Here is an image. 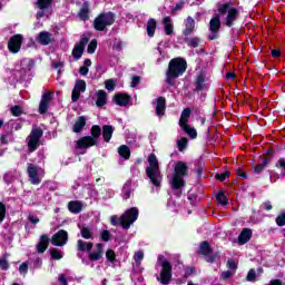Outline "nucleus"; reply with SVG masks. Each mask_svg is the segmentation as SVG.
I'll list each match as a JSON object with an SVG mask.
<instances>
[{
	"label": "nucleus",
	"mask_w": 285,
	"mask_h": 285,
	"mask_svg": "<svg viewBox=\"0 0 285 285\" xmlns=\"http://www.w3.org/2000/svg\"><path fill=\"white\" fill-rule=\"evenodd\" d=\"M186 68H188V63L184 58H174L169 61L168 69L166 72V83L168 86H175V79L181 77L184 72H186Z\"/></svg>",
	"instance_id": "f257e3e1"
},
{
	"label": "nucleus",
	"mask_w": 285,
	"mask_h": 285,
	"mask_svg": "<svg viewBox=\"0 0 285 285\" xmlns=\"http://www.w3.org/2000/svg\"><path fill=\"white\" fill-rule=\"evenodd\" d=\"M139 217V209L137 207H131L127 209L120 217L117 215H114L110 217V224L111 226H121L125 228V230H128L135 222H137V218Z\"/></svg>",
	"instance_id": "f03ea898"
},
{
	"label": "nucleus",
	"mask_w": 285,
	"mask_h": 285,
	"mask_svg": "<svg viewBox=\"0 0 285 285\" xmlns=\"http://www.w3.org/2000/svg\"><path fill=\"white\" fill-rule=\"evenodd\" d=\"M188 175V165L181 160L177 161L174 166V174L169 179V184L174 190H179L186 186L184 177Z\"/></svg>",
	"instance_id": "7ed1b4c3"
},
{
	"label": "nucleus",
	"mask_w": 285,
	"mask_h": 285,
	"mask_svg": "<svg viewBox=\"0 0 285 285\" xmlns=\"http://www.w3.org/2000/svg\"><path fill=\"white\" fill-rule=\"evenodd\" d=\"M217 10L219 17H224L223 26H227V28H233V26H235V21L239 19V10L230 6V2L218 3Z\"/></svg>",
	"instance_id": "20e7f679"
},
{
	"label": "nucleus",
	"mask_w": 285,
	"mask_h": 285,
	"mask_svg": "<svg viewBox=\"0 0 285 285\" xmlns=\"http://www.w3.org/2000/svg\"><path fill=\"white\" fill-rule=\"evenodd\" d=\"M149 167L146 169L147 177L154 186H161V171L159 170V160L155 154H150L147 158Z\"/></svg>",
	"instance_id": "39448f33"
},
{
	"label": "nucleus",
	"mask_w": 285,
	"mask_h": 285,
	"mask_svg": "<svg viewBox=\"0 0 285 285\" xmlns=\"http://www.w3.org/2000/svg\"><path fill=\"white\" fill-rule=\"evenodd\" d=\"M189 119H190V108H185L180 115L179 126L181 130L186 132L188 137H190V139H197V129L188 125Z\"/></svg>",
	"instance_id": "423d86ee"
},
{
	"label": "nucleus",
	"mask_w": 285,
	"mask_h": 285,
	"mask_svg": "<svg viewBox=\"0 0 285 285\" xmlns=\"http://www.w3.org/2000/svg\"><path fill=\"white\" fill-rule=\"evenodd\" d=\"M115 23V13L107 12V13H100L95 20H94V28L95 30H98V32H104L108 26H112Z\"/></svg>",
	"instance_id": "0eeeda50"
},
{
	"label": "nucleus",
	"mask_w": 285,
	"mask_h": 285,
	"mask_svg": "<svg viewBox=\"0 0 285 285\" xmlns=\"http://www.w3.org/2000/svg\"><path fill=\"white\" fill-rule=\"evenodd\" d=\"M27 173L29 176V181L33 184V186H39L43 179V175H46V171L35 164H28Z\"/></svg>",
	"instance_id": "6e6552de"
},
{
	"label": "nucleus",
	"mask_w": 285,
	"mask_h": 285,
	"mask_svg": "<svg viewBox=\"0 0 285 285\" xmlns=\"http://www.w3.org/2000/svg\"><path fill=\"white\" fill-rule=\"evenodd\" d=\"M43 137V130L39 127H33L30 135L28 136V148L29 153H35L39 148V141Z\"/></svg>",
	"instance_id": "1a4fd4ad"
},
{
	"label": "nucleus",
	"mask_w": 285,
	"mask_h": 285,
	"mask_svg": "<svg viewBox=\"0 0 285 285\" xmlns=\"http://www.w3.org/2000/svg\"><path fill=\"white\" fill-rule=\"evenodd\" d=\"M160 277L158 282L164 285H168L170 283V278L173 277V265L168 263V261H164L161 264Z\"/></svg>",
	"instance_id": "9d476101"
},
{
	"label": "nucleus",
	"mask_w": 285,
	"mask_h": 285,
	"mask_svg": "<svg viewBox=\"0 0 285 285\" xmlns=\"http://www.w3.org/2000/svg\"><path fill=\"white\" fill-rule=\"evenodd\" d=\"M88 41H90V39H88V37H86V36H82L80 38V41L75 45V47L72 49V57L76 60H79V58L82 57L83 51L86 50V46L88 45Z\"/></svg>",
	"instance_id": "9b49d317"
},
{
	"label": "nucleus",
	"mask_w": 285,
	"mask_h": 285,
	"mask_svg": "<svg viewBox=\"0 0 285 285\" xmlns=\"http://www.w3.org/2000/svg\"><path fill=\"white\" fill-rule=\"evenodd\" d=\"M220 28H222V20L219 19V16L212 18L209 21V31L212 32L208 36L209 41L217 39L218 37L217 32H219Z\"/></svg>",
	"instance_id": "f8f14e48"
},
{
	"label": "nucleus",
	"mask_w": 285,
	"mask_h": 285,
	"mask_svg": "<svg viewBox=\"0 0 285 285\" xmlns=\"http://www.w3.org/2000/svg\"><path fill=\"white\" fill-rule=\"evenodd\" d=\"M23 43V36L14 35L10 38L8 42V49L13 53L17 55L21 50V46Z\"/></svg>",
	"instance_id": "ddd939ff"
},
{
	"label": "nucleus",
	"mask_w": 285,
	"mask_h": 285,
	"mask_svg": "<svg viewBox=\"0 0 285 285\" xmlns=\"http://www.w3.org/2000/svg\"><path fill=\"white\" fill-rule=\"evenodd\" d=\"M92 146H99V144L90 136L81 137L76 144V148H79L80 150H88V148H92Z\"/></svg>",
	"instance_id": "4468645a"
},
{
	"label": "nucleus",
	"mask_w": 285,
	"mask_h": 285,
	"mask_svg": "<svg viewBox=\"0 0 285 285\" xmlns=\"http://www.w3.org/2000/svg\"><path fill=\"white\" fill-rule=\"evenodd\" d=\"M51 244L53 246H66L68 244V232L60 229L52 236Z\"/></svg>",
	"instance_id": "2eb2a0df"
},
{
	"label": "nucleus",
	"mask_w": 285,
	"mask_h": 285,
	"mask_svg": "<svg viewBox=\"0 0 285 285\" xmlns=\"http://www.w3.org/2000/svg\"><path fill=\"white\" fill-rule=\"evenodd\" d=\"M81 92H86V80H77L71 92V101H79Z\"/></svg>",
	"instance_id": "dca6fc26"
},
{
	"label": "nucleus",
	"mask_w": 285,
	"mask_h": 285,
	"mask_svg": "<svg viewBox=\"0 0 285 285\" xmlns=\"http://www.w3.org/2000/svg\"><path fill=\"white\" fill-rule=\"evenodd\" d=\"M50 101H52V94L45 92L41 97V101H40V105H39L40 115H46V112H48Z\"/></svg>",
	"instance_id": "f3484780"
},
{
	"label": "nucleus",
	"mask_w": 285,
	"mask_h": 285,
	"mask_svg": "<svg viewBox=\"0 0 285 285\" xmlns=\"http://www.w3.org/2000/svg\"><path fill=\"white\" fill-rule=\"evenodd\" d=\"M101 257H104V244L98 243L96 244V249L89 252L88 258L90 262H99Z\"/></svg>",
	"instance_id": "a211bd4d"
},
{
	"label": "nucleus",
	"mask_w": 285,
	"mask_h": 285,
	"mask_svg": "<svg viewBox=\"0 0 285 285\" xmlns=\"http://www.w3.org/2000/svg\"><path fill=\"white\" fill-rule=\"evenodd\" d=\"M195 32V19L193 17H187L185 20V29L183 30L184 37H190Z\"/></svg>",
	"instance_id": "6ab92c4d"
},
{
	"label": "nucleus",
	"mask_w": 285,
	"mask_h": 285,
	"mask_svg": "<svg viewBox=\"0 0 285 285\" xmlns=\"http://www.w3.org/2000/svg\"><path fill=\"white\" fill-rule=\"evenodd\" d=\"M68 210L73 215H79L83 210V203L80 200H71L68 203Z\"/></svg>",
	"instance_id": "aec40b11"
},
{
	"label": "nucleus",
	"mask_w": 285,
	"mask_h": 285,
	"mask_svg": "<svg viewBox=\"0 0 285 285\" xmlns=\"http://www.w3.org/2000/svg\"><path fill=\"white\" fill-rule=\"evenodd\" d=\"M156 115L158 117H164L166 115V98L158 97L156 100Z\"/></svg>",
	"instance_id": "412c9836"
},
{
	"label": "nucleus",
	"mask_w": 285,
	"mask_h": 285,
	"mask_svg": "<svg viewBox=\"0 0 285 285\" xmlns=\"http://www.w3.org/2000/svg\"><path fill=\"white\" fill-rule=\"evenodd\" d=\"M49 244H50V238L48 237V235H46V234L41 235L40 240L37 245L38 253H46Z\"/></svg>",
	"instance_id": "4be33fe9"
},
{
	"label": "nucleus",
	"mask_w": 285,
	"mask_h": 285,
	"mask_svg": "<svg viewBox=\"0 0 285 285\" xmlns=\"http://www.w3.org/2000/svg\"><path fill=\"white\" fill-rule=\"evenodd\" d=\"M38 43H41V46H48L52 43V33L48 31H41L38 35Z\"/></svg>",
	"instance_id": "5701e85b"
},
{
	"label": "nucleus",
	"mask_w": 285,
	"mask_h": 285,
	"mask_svg": "<svg viewBox=\"0 0 285 285\" xmlns=\"http://www.w3.org/2000/svg\"><path fill=\"white\" fill-rule=\"evenodd\" d=\"M250 237H253V230L244 228L238 236V244H247V242H250Z\"/></svg>",
	"instance_id": "b1692460"
},
{
	"label": "nucleus",
	"mask_w": 285,
	"mask_h": 285,
	"mask_svg": "<svg viewBox=\"0 0 285 285\" xmlns=\"http://www.w3.org/2000/svg\"><path fill=\"white\" fill-rule=\"evenodd\" d=\"M92 246H95L92 243L86 242L83 239H78L77 242V248L81 253H90V250H92Z\"/></svg>",
	"instance_id": "393cba45"
},
{
	"label": "nucleus",
	"mask_w": 285,
	"mask_h": 285,
	"mask_svg": "<svg viewBox=\"0 0 285 285\" xmlns=\"http://www.w3.org/2000/svg\"><path fill=\"white\" fill-rule=\"evenodd\" d=\"M164 30L165 35L170 36L173 32H175V27L173 26V18L165 17L163 19Z\"/></svg>",
	"instance_id": "a878e982"
},
{
	"label": "nucleus",
	"mask_w": 285,
	"mask_h": 285,
	"mask_svg": "<svg viewBox=\"0 0 285 285\" xmlns=\"http://www.w3.org/2000/svg\"><path fill=\"white\" fill-rule=\"evenodd\" d=\"M114 101L115 104H117V106H128V104L130 102V96L126 94H117L114 97Z\"/></svg>",
	"instance_id": "bb28decb"
},
{
	"label": "nucleus",
	"mask_w": 285,
	"mask_h": 285,
	"mask_svg": "<svg viewBox=\"0 0 285 285\" xmlns=\"http://www.w3.org/2000/svg\"><path fill=\"white\" fill-rule=\"evenodd\" d=\"M112 132H115V127H112L110 125L102 126L104 141H106L108 144L110 141V139H112Z\"/></svg>",
	"instance_id": "cd10ccee"
},
{
	"label": "nucleus",
	"mask_w": 285,
	"mask_h": 285,
	"mask_svg": "<svg viewBox=\"0 0 285 285\" xmlns=\"http://www.w3.org/2000/svg\"><path fill=\"white\" fill-rule=\"evenodd\" d=\"M79 228H80V235L83 239H94L95 232H92V228L86 225L79 226Z\"/></svg>",
	"instance_id": "c85d7f7f"
},
{
	"label": "nucleus",
	"mask_w": 285,
	"mask_h": 285,
	"mask_svg": "<svg viewBox=\"0 0 285 285\" xmlns=\"http://www.w3.org/2000/svg\"><path fill=\"white\" fill-rule=\"evenodd\" d=\"M107 99H108V94H106V91H104V90H98L96 106L98 108L106 106Z\"/></svg>",
	"instance_id": "c756f323"
},
{
	"label": "nucleus",
	"mask_w": 285,
	"mask_h": 285,
	"mask_svg": "<svg viewBox=\"0 0 285 285\" xmlns=\"http://www.w3.org/2000/svg\"><path fill=\"white\" fill-rule=\"evenodd\" d=\"M88 14H90V7L88 6V2H85L78 13V17L81 21H88Z\"/></svg>",
	"instance_id": "7c9ffc66"
},
{
	"label": "nucleus",
	"mask_w": 285,
	"mask_h": 285,
	"mask_svg": "<svg viewBox=\"0 0 285 285\" xmlns=\"http://www.w3.org/2000/svg\"><path fill=\"white\" fill-rule=\"evenodd\" d=\"M83 128H86V117L80 116L76 120V122H75V125L72 127V130H73V132H81V130H83Z\"/></svg>",
	"instance_id": "2f4dec72"
},
{
	"label": "nucleus",
	"mask_w": 285,
	"mask_h": 285,
	"mask_svg": "<svg viewBox=\"0 0 285 285\" xmlns=\"http://www.w3.org/2000/svg\"><path fill=\"white\" fill-rule=\"evenodd\" d=\"M184 41L189 48H198L202 39L199 37L189 38L185 36Z\"/></svg>",
	"instance_id": "473e14b6"
},
{
	"label": "nucleus",
	"mask_w": 285,
	"mask_h": 285,
	"mask_svg": "<svg viewBox=\"0 0 285 285\" xmlns=\"http://www.w3.org/2000/svg\"><path fill=\"white\" fill-rule=\"evenodd\" d=\"M130 195H132V183L128 180L122 187V198L130 199Z\"/></svg>",
	"instance_id": "72a5a7b5"
},
{
	"label": "nucleus",
	"mask_w": 285,
	"mask_h": 285,
	"mask_svg": "<svg viewBox=\"0 0 285 285\" xmlns=\"http://www.w3.org/2000/svg\"><path fill=\"white\" fill-rule=\"evenodd\" d=\"M91 136H89L91 139H95L96 142L99 144V138L101 137V127L99 125H94L91 127Z\"/></svg>",
	"instance_id": "f704fd0d"
},
{
	"label": "nucleus",
	"mask_w": 285,
	"mask_h": 285,
	"mask_svg": "<svg viewBox=\"0 0 285 285\" xmlns=\"http://www.w3.org/2000/svg\"><path fill=\"white\" fill-rule=\"evenodd\" d=\"M155 30H157V21L151 18L147 22V35H148V37H155Z\"/></svg>",
	"instance_id": "c9c22d12"
},
{
	"label": "nucleus",
	"mask_w": 285,
	"mask_h": 285,
	"mask_svg": "<svg viewBox=\"0 0 285 285\" xmlns=\"http://www.w3.org/2000/svg\"><path fill=\"white\" fill-rule=\"evenodd\" d=\"M199 253L200 255H205V257H208V255L213 253V248H210V245L208 244V242H203L200 244Z\"/></svg>",
	"instance_id": "e433bc0d"
},
{
	"label": "nucleus",
	"mask_w": 285,
	"mask_h": 285,
	"mask_svg": "<svg viewBox=\"0 0 285 285\" xmlns=\"http://www.w3.org/2000/svg\"><path fill=\"white\" fill-rule=\"evenodd\" d=\"M36 6L39 10H48L52 8V0H37Z\"/></svg>",
	"instance_id": "4c0bfd02"
},
{
	"label": "nucleus",
	"mask_w": 285,
	"mask_h": 285,
	"mask_svg": "<svg viewBox=\"0 0 285 285\" xmlns=\"http://www.w3.org/2000/svg\"><path fill=\"white\" fill-rule=\"evenodd\" d=\"M118 154L124 159H130V148H128V146L126 145H122L118 148Z\"/></svg>",
	"instance_id": "58836bf2"
},
{
	"label": "nucleus",
	"mask_w": 285,
	"mask_h": 285,
	"mask_svg": "<svg viewBox=\"0 0 285 285\" xmlns=\"http://www.w3.org/2000/svg\"><path fill=\"white\" fill-rule=\"evenodd\" d=\"M178 150L183 153V150H186V146H188V139L183 137L177 141Z\"/></svg>",
	"instance_id": "ea45409f"
},
{
	"label": "nucleus",
	"mask_w": 285,
	"mask_h": 285,
	"mask_svg": "<svg viewBox=\"0 0 285 285\" xmlns=\"http://www.w3.org/2000/svg\"><path fill=\"white\" fill-rule=\"evenodd\" d=\"M50 255L52 257V259H62L63 258V254L61 253V250L53 248L50 250Z\"/></svg>",
	"instance_id": "a19ab883"
},
{
	"label": "nucleus",
	"mask_w": 285,
	"mask_h": 285,
	"mask_svg": "<svg viewBox=\"0 0 285 285\" xmlns=\"http://www.w3.org/2000/svg\"><path fill=\"white\" fill-rule=\"evenodd\" d=\"M216 199L218 203H220L222 206H226L228 204L226 195H224V191H219L216 196Z\"/></svg>",
	"instance_id": "79ce46f5"
},
{
	"label": "nucleus",
	"mask_w": 285,
	"mask_h": 285,
	"mask_svg": "<svg viewBox=\"0 0 285 285\" xmlns=\"http://www.w3.org/2000/svg\"><path fill=\"white\" fill-rule=\"evenodd\" d=\"M95 50H97V40H91L90 43L88 45V48H87V52L89 55H95Z\"/></svg>",
	"instance_id": "37998d69"
},
{
	"label": "nucleus",
	"mask_w": 285,
	"mask_h": 285,
	"mask_svg": "<svg viewBox=\"0 0 285 285\" xmlns=\"http://www.w3.org/2000/svg\"><path fill=\"white\" fill-rule=\"evenodd\" d=\"M11 115H13V117H21L23 109L20 106H14L11 108Z\"/></svg>",
	"instance_id": "c03bdc74"
},
{
	"label": "nucleus",
	"mask_w": 285,
	"mask_h": 285,
	"mask_svg": "<svg viewBox=\"0 0 285 285\" xmlns=\"http://www.w3.org/2000/svg\"><path fill=\"white\" fill-rule=\"evenodd\" d=\"M6 204L0 202V224H2V222L6 219Z\"/></svg>",
	"instance_id": "a18cd8bd"
},
{
	"label": "nucleus",
	"mask_w": 285,
	"mask_h": 285,
	"mask_svg": "<svg viewBox=\"0 0 285 285\" xmlns=\"http://www.w3.org/2000/svg\"><path fill=\"white\" fill-rule=\"evenodd\" d=\"M106 257H107L108 262H115V259H117V255L115 254V250H112V249H108L106 252Z\"/></svg>",
	"instance_id": "49530a36"
},
{
	"label": "nucleus",
	"mask_w": 285,
	"mask_h": 285,
	"mask_svg": "<svg viewBox=\"0 0 285 285\" xmlns=\"http://www.w3.org/2000/svg\"><path fill=\"white\" fill-rule=\"evenodd\" d=\"M134 259H135L136 264H141V262L144 261V252H141V250L136 252L134 255Z\"/></svg>",
	"instance_id": "de8ad7c7"
},
{
	"label": "nucleus",
	"mask_w": 285,
	"mask_h": 285,
	"mask_svg": "<svg viewBox=\"0 0 285 285\" xmlns=\"http://www.w3.org/2000/svg\"><path fill=\"white\" fill-rule=\"evenodd\" d=\"M105 88L107 90H109L110 92H112V90H115V80L112 79H108L105 81Z\"/></svg>",
	"instance_id": "09e8293b"
},
{
	"label": "nucleus",
	"mask_w": 285,
	"mask_h": 285,
	"mask_svg": "<svg viewBox=\"0 0 285 285\" xmlns=\"http://www.w3.org/2000/svg\"><path fill=\"white\" fill-rule=\"evenodd\" d=\"M276 224L277 226H285V213L276 217Z\"/></svg>",
	"instance_id": "8fccbe9b"
},
{
	"label": "nucleus",
	"mask_w": 285,
	"mask_h": 285,
	"mask_svg": "<svg viewBox=\"0 0 285 285\" xmlns=\"http://www.w3.org/2000/svg\"><path fill=\"white\" fill-rule=\"evenodd\" d=\"M256 277H257V274L255 273V269H249L247 274V282H255Z\"/></svg>",
	"instance_id": "3c124183"
},
{
	"label": "nucleus",
	"mask_w": 285,
	"mask_h": 285,
	"mask_svg": "<svg viewBox=\"0 0 285 285\" xmlns=\"http://www.w3.org/2000/svg\"><path fill=\"white\" fill-rule=\"evenodd\" d=\"M141 81V78L139 76H134L131 78V88H137Z\"/></svg>",
	"instance_id": "603ef678"
},
{
	"label": "nucleus",
	"mask_w": 285,
	"mask_h": 285,
	"mask_svg": "<svg viewBox=\"0 0 285 285\" xmlns=\"http://www.w3.org/2000/svg\"><path fill=\"white\" fill-rule=\"evenodd\" d=\"M227 266H228L229 271H232L234 273H235V271H237V263H235V261H228Z\"/></svg>",
	"instance_id": "864d4df0"
},
{
	"label": "nucleus",
	"mask_w": 285,
	"mask_h": 285,
	"mask_svg": "<svg viewBox=\"0 0 285 285\" xmlns=\"http://www.w3.org/2000/svg\"><path fill=\"white\" fill-rule=\"evenodd\" d=\"M233 275H235V272L233 271H226L222 273L223 279H229V277H233Z\"/></svg>",
	"instance_id": "5fc2aeb1"
},
{
	"label": "nucleus",
	"mask_w": 285,
	"mask_h": 285,
	"mask_svg": "<svg viewBox=\"0 0 285 285\" xmlns=\"http://www.w3.org/2000/svg\"><path fill=\"white\" fill-rule=\"evenodd\" d=\"M197 88H198V90H202V88H204V75L198 76Z\"/></svg>",
	"instance_id": "6e6d98bb"
},
{
	"label": "nucleus",
	"mask_w": 285,
	"mask_h": 285,
	"mask_svg": "<svg viewBox=\"0 0 285 285\" xmlns=\"http://www.w3.org/2000/svg\"><path fill=\"white\" fill-rule=\"evenodd\" d=\"M58 282H60L61 285H68V279L66 278V274H59Z\"/></svg>",
	"instance_id": "4d7b16f0"
},
{
	"label": "nucleus",
	"mask_w": 285,
	"mask_h": 285,
	"mask_svg": "<svg viewBox=\"0 0 285 285\" xmlns=\"http://www.w3.org/2000/svg\"><path fill=\"white\" fill-rule=\"evenodd\" d=\"M28 220L31 223V224H39V217H37L36 215H32L30 214L28 216Z\"/></svg>",
	"instance_id": "13d9d810"
},
{
	"label": "nucleus",
	"mask_w": 285,
	"mask_h": 285,
	"mask_svg": "<svg viewBox=\"0 0 285 285\" xmlns=\"http://www.w3.org/2000/svg\"><path fill=\"white\" fill-rule=\"evenodd\" d=\"M101 239H102V242H108L110 239V232L104 230L101 233Z\"/></svg>",
	"instance_id": "bf43d9fd"
},
{
	"label": "nucleus",
	"mask_w": 285,
	"mask_h": 285,
	"mask_svg": "<svg viewBox=\"0 0 285 285\" xmlns=\"http://www.w3.org/2000/svg\"><path fill=\"white\" fill-rule=\"evenodd\" d=\"M19 272L20 273H28V264L27 263H22L19 267Z\"/></svg>",
	"instance_id": "052dcab7"
},
{
	"label": "nucleus",
	"mask_w": 285,
	"mask_h": 285,
	"mask_svg": "<svg viewBox=\"0 0 285 285\" xmlns=\"http://www.w3.org/2000/svg\"><path fill=\"white\" fill-rule=\"evenodd\" d=\"M79 72H80V75L86 77V75H88V72H89V69H88V67L82 66V67H80Z\"/></svg>",
	"instance_id": "680f3d73"
},
{
	"label": "nucleus",
	"mask_w": 285,
	"mask_h": 285,
	"mask_svg": "<svg viewBox=\"0 0 285 285\" xmlns=\"http://www.w3.org/2000/svg\"><path fill=\"white\" fill-rule=\"evenodd\" d=\"M216 177L219 179V181H224V179L228 177V173L217 174Z\"/></svg>",
	"instance_id": "e2e57ef3"
},
{
	"label": "nucleus",
	"mask_w": 285,
	"mask_h": 285,
	"mask_svg": "<svg viewBox=\"0 0 285 285\" xmlns=\"http://www.w3.org/2000/svg\"><path fill=\"white\" fill-rule=\"evenodd\" d=\"M264 168H266V164L257 165L254 170L255 173H262Z\"/></svg>",
	"instance_id": "0e129e2a"
},
{
	"label": "nucleus",
	"mask_w": 285,
	"mask_h": 285,
	"mask_svg": "<svg viewBox=\"0 0 285 285\" xmlns=\"http://www.w3.org/2000/svg\"><path fill=\"white\" fill-rule=\"evenodd\" d=\"M276 166L277 168H282L283 170H285V160L281 158Z\"/></svg>",
	"instance_id": "69168bd1"
},
{
	"label": "nucleus",
	"mask_w": 285,
	"mask_h": 285,
	"mask_svg": "<svg viewBox=\"0 0 285 285\" xmlns=\"http://www.w3.org/2000/svg\"><path fill=\"white\" fill-rule=\"evenodd\" d=\"M0 266L3 268V271H8V261L1 259L0 261Z\"/></svg>",
	"instance_id": "338daca9"
},
{
	"label": "nucleus",
	"mask_w": 285,
	"mask_h": 285,
	"mask_svg": "<svg viewBox=\"0 0 285 285\" xmlns=\"http://www.w3.org/2000/svg\"><path fill=\"white\" fill-rule=\"evenodd\" d=\"M263 208L265 210H273V205H271V202H266L263 204Z\"/></svg>",
	"instance_id": "774afa93"
}]
</instances>
